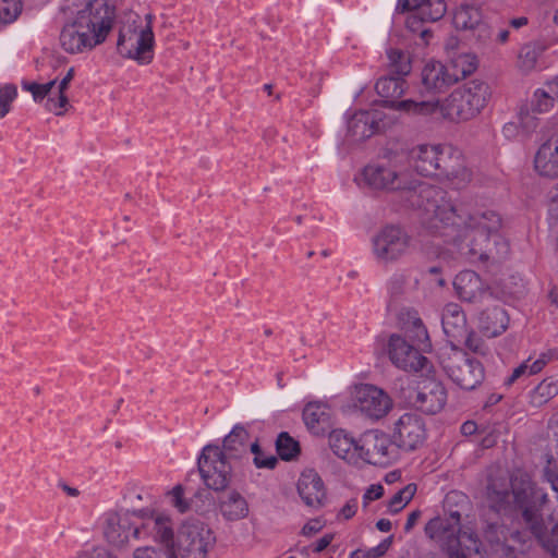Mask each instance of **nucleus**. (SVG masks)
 Listing matches in <instances>:
<instances>
[{
    "mask_svg": "<svg viewBox=\"0 0 558 558\" xmlns=\"http://www.w3.org/2000/svg\"><path fill=\"white\" fill-rule=\"evenodd\" d=\"M424 531L449 558H472L473 555L482 553V542L477 533L468 525H461L459 511L430 519Z\"/></svg>",
    "mask_w": 558,
    "mask_h": 558,
    "instance_id": "20e7f679",
    "label": "nucleus"
},
{
    "mask_svg": "<svg viewBox=\"0 0 558 558\" xmlns=\"http://www.w3.org/2000/svg\"><path fill=\"white\" fill-rule=\"evenodd\" d=\"M88 38L99 46L106 41L116 21V9L105 0H92L73 15Z\"/></svg>",
    "mask_w": 558,
    "mask_h": 558,
    "instance_id": "423d86ee",
    "label": "nucleus"
},
{
    "mask_svg": "<svg viewBox=\"0 0 558 558\" xmlns=\"http://www.w3.org/2000/svg\"><path fill=\"white\" fill-rule=\"evenodd\" d=\"M22 10L20 0H0V22L14 21Z\"/></svg>",
    "mask_w": 558,
    "mask_h": 558,
    "instance_id": "49530a36",
    "label": "nucleus"
},
{
    "mask_svg": "<svg viewBox=\"0 0 558 558\" xmlns=\"http://www.w3.org/2000/svg\"><path fill=\"white\" fill-rule=\"evenodd\" d=\"M425 439V422L418 414L404 413L395 423L392 440L398 450H415L424 444Z\"/></svg>",
    "mask_w": 558,
    "mask_h": 558,
    "instance_id": "dca6fc26",
    "label": "nucleus"
},
{
    "mask_svg": "<svg viewBox=\"0 0 558 558\" xmlns=\"http://www.w3.org/2000/svg\"><path fill=\"white\" fill-rule=\"evenodd\" d=\"M134 534L136 537L149 536L166 546H173V524L171 519L163 514H155L147 518L141 527L134 530Z\"/></svg>",
    "mask_w": 558,
    "mask_h": 558,
    "instance_id": "4be33fe9",
    "label": "nucleus"
},
{
    "mask_svg": "<svg viewBox=\"0 0 558 558\" xmlns=\"http://www.w3.org/2000/svg\"><path fill=\"white\" fill-rule=\"evenodd\" d=\"M134 558H178L173 546L155 548L150 546L140 547L134 551Z\"/></svg>",
    "mask_w": 558,
    "mask_h": 558,
    "instance_id": "a18cd8bd",
    "label": "nucleus"
},
{
    "mask_svg": "<svg viewBox=\"0 0 558 558\" xmlns=\"http://www.w3.org/2000/svg\"><path fill=\"white\" fill-rule=\"evenodd\" d=\"M354 407L366 417L377 421L385 417L392 409V400L380 388L361 384L353 391Z\"/></svg>",
    "mask_w": 558,
    "mask_h": 558,
    "instance_id": "4468645a",
    "label": "nucleus"
},
{
    "mask_svg": "<svg viewBox=\"0 0 558 558\" xmlns=\"http://www.w3.org/2000/svg\"><path fill=\"white\" fill-rule=\"evenodd\" d=\"M387 349L391 363L404 372L416 373L428 364V360L400 335L390 336Z\"/></svg>",
    "mask_w": 558,
    "mask_h": 558,
    "instance_id": "f3484780",
    "label": "nucleus"
},
{
    "mask_svg": "<svg viewBox=\"0 0 558 558\" xmlns=\"http://www.w3.org/2000/svg\"><path fill=\"white\" fill-rule=\"evenodd\" d=\"M220 447L207 445L197 460L198 471L204 484L214 490H223L231 480L232 466Z\"/></svg>",
    "mask_w": 558,
    "mask_h": 558,
    "instance_id": "9d476101",
    "label": "nucleus"
},
{
    "mask_svg": "<svg viewBox=\"0 0 558 558\" xmlns=\"http://www.w3.org/2000/svg\"><path fill=\"white\" fill-rule=\"evenodd\" d=\"M453 287L458 296L464 302L484 303L494 298L490 288L485 286L482 278L472 270L459 272L453 280Z\"/></svg>",
    "mask_w": 558,
    "mask_h": 558,
    "instance_id": "6ab92c4d",
    "label": "nucleus"
},
{
    "mask_svg": "<svg viewBox=\"0 0 558 558\" xmlns=\"http://www.w3.org/2000/svg\"><path fill=\"white\" fill-rule=\"evenodd\" d=\"M391 537H387L381 541L377 546L364 549L368 558H380L383 557L391 546Z\"/></svg>",
    "mask_w": 558,
    "mask_h": 558,
    "instance_id": "5fc2aeb1",
    "label": "nucleus"
},
{
    "mask_svg": "<svg viewBox=\"0 0 558 558\" xmlns=\"http://www.w3.org/2000/svg\"><path fill=\"white\" fill-rule=\"evenodd\" d=\"M383 126L381 113L377 109L355 112L348 122L349 132L359 140L371 137Z\"/></svg>",
    "mask_w": 558,
    "mask_h": 558,
    "instance_id": "bb28decb",
    "label": "nucleus"
},
{
    "mask_svg": "<svg viewBox=\"0 0 558 558\" xmlns=\"http://www.w3.org/2000/svg\"><path fill=\"white\" fill-rule=\"evenodd\" d=\"M452 147L446 145L422 144L413 147L408 155H400L407 168L422 177L439 175L444 163L447 162Z\"/></svg>",
    "mask_w": 558,
    "mask_h": 558,
    "instance_id": "f8f14e48",
    "label": "nucleus"
},
{
    "mask_svg": "<svg viewBox=\"0 0 558 558\" xmlns=\"http://www.w3.org/2000/svg\"><path fill=\"white\" fill-rule=\"evenodd\" d=\"M527 24V19L524 16L515 17L510 21V25L513 28H520Z\"/></svg>",
    "mask_w": 558,
    "mask_h": 558,
    "instance_id": "774afa93",
    "label": "nucleus"
},
{
    "mask_svg": "<svg viewBox=\"0 0 558 558\" xmlns=\"http://www.w3.org/2000/svg\"><path fill=\"white\" fill-rule=\"evenodd\" d=\"M551 356L553 355L550 352H543L534 361H532L531 359L525 360L523 363H521L518 367H515L512 371L509 377L505 379V385L509 387L521 378H526L532 375L538 374L551 360Z\"/></svg>",
    "mask_w": 558,
    "mask_h": 558,
    "instance_id": "473e14b6",
    "label": "nucleus"
},
{
    "mask_svg": "<svg viewBox=\"0 0 558 558\" xmlns=\"http://www.w3.org/2000/svg\"><path fill=\"white\" fill-rule=\"evenodd\" d=\"M251 452L254 454L253 462L257 469L272 470L277 465V458L264 452L257 441L251 445Z\"/></svg>",
    "mask_w": 558,
    "mask_h": 558,
    "instance_id": "37998d69",
    "label": "nucleus"
},
{
    "mask_svg": "<svg viewBox=\"0 0 558 558\" xmlns=\"http://www.w3.org/2000/svg\"><path fill=\"white\" fill-rule=\"evenodd\" d=\"M534 170L545 178H558V135L545 141L534 156Z\"/></svg>",
    "mask_w": 558,
    "mask_h": 558,
    "instance_id": "5701e85b",
    "label": "nucleus"
},
{
    "mask_svg": "<svg viewBox=\"0 0 558 558\" xmlns=\"http://www.w3.org/2000/svg\"><path fill=\"white\" fill-rule=\"evenodd\" d=\"M396 10L399 12L413 10L407 20V26L411 31H416L414 24L440 20L447 11V5L444 0H398Z\"/></svg>",
    "mask_w": 558,
    "mask_h": 558,
    "instance_id": "a211bd4d",
    "label": "nucleus"
},
{
    "mask_svg": "<svg viewBox=\"0 0 558 558\" xmlns=\"http://www.w3.org/2000/svg\"><path fill=\"white\" fill-rule=\"evenodd\" d=\"M520 133V128L514 122H508L502 126V134L508 140L515 138Z\"/></svg>",
    "mask_w": 558,
    "mask_h": 558,
    "instance_id": "052dcab7",
    "label": "nucleus"
},
{
    "mask_svg": "<svg viewBox=\"0 0 558 558\" xmlns=\"http://www.w3.org/2000/svg\"><path fill=\"white\" fill-rule=\"evenodd\" d=\"M539 51L534 45H524L519 52L518 64L523 72H530L535 69Z\"/></svg>",
    "mask_w": 558,
    "mask_h": 558,
    "instance_id": "79ce46f5",
    "label": "nucleus"
},
{
    "mask_svg": "<svg viewBox=\"0 0 558 558\" xmlns=\"http://www.w3.org/2000/svg\"><path fill=\"white\" fill-rule=\"evenodd\" d=\"M509 318L500 306L486 308L480 314L478 324L482 332L489 337H497L506 331Z\"/></svg>",
    "mask_w": 558,
    "mask_h": 558,
    "instance_id": "c756f323",
    "label": "nucleus"
},
{
    "mask_svg": "<svg viewBox=\"0 0 558 558\" xmlns=\"http://www.w3.org/2000/svg\"><path fill=\"white\" fill-rule=\"evenodd\" d=\"M412 247L411 235L401 227L388 225L372 239V252L380 264L396 263Z\"/></svg>",
    "mask_w": 558,
    "mask_h": 558,
    "instance_id": "6e6552de",
    "label": "nucleus"
},
{
    "mask_svg": "<svg viewBox=\"0 0 558 558\" xmlns=\"http://www.w3.org/2000/svg\"><path fill=\"white\" fill-rule=\"evenodd\" d=\"M357 508H359V501H357V498H351L349 499L338 511L337 513V519L338 520H343V521H348L350 519H352L356 512H357Z\"/></svg>",
    "mask_w": 558,
    "mask_h": 558,
    "instance_id": "603ef678",
    "label": "nucleus"
},
{
    "mask_svg": "<svg viewBox=\"0 0 558 558\" xmlns=\"http://www.w3.org/2000/svg\"><path fill=\"white\" fill-rule=\"evenodd\" d=\"M450 74H454V83L472 74L476 68V58L470 53H461L454 57L447 65Z\"/></svg>",
    "mask_w": 558,
    "mask_h": 558,
    "instance_id": "e433bc0d",
    "label": "nucleus"
},
{
    "mask_svg": "<svg viewBox=\"0 0 558 558\" xmlns=\"http://www.w3.org/2000/svg\"><path fill=\"white\" fill-rule=\"evenodd\" d=\"M546 88L556 97L558 100V75L546 83Z\"/></svg>",
    "mask_w": 558,
    "mask_h": 558,
    "instance_id": "338daca9",
    "label": "nucleus"
},
{
    "mask_svg": "<svg viewBox=\"0 0 558 558\" xmlns=\"http://www.w3.org/2000/svg\"><path fill=\"white\" fill-rule=\"evenodd\" d=\"M405 88L407 82L404 76L400 75L380 77L375 85V89L384 99L383 102L386 107L409 113L407 110L399 107V104L403 100H398L403 95Z\"/></svg>",
    "mask_w": 558,
    "mask_h": 558,
    "instance_id": "cd10ccee",
    "label": "nucleus"
},
{
    "mask_svg": "<svg viewBox=\"0 0 558 558\" xmlns=\"http://www.w3.org/2000/svg\"><path fill=\"white\" fill-rule=\"evenodd\" d=\"M391 522L388 519H379L376 522V527L384 533H388L391 530Z\"/></svg>",
    "mask_w": 558,
    "mask_h": 558,
    "instance_id": "69168bd1",
    "label": "nucleus"
},
{
    "mask_svg": "<svg viewBox=\"0 0 558 558\" xmlns=\"http://www.w3.org/2000/svg\"><path fill=\"white\" fill-rule=\"evenodd\" d=\"M172 506L181 513L191 509L190 501L184 497V490L181 485H177L169 494Z\"/></svg>",
    "mask_w": 558,
    "mask_h": 558,
    "instance_id": "09e8293b",
    "label": "nucleus"
},
{
    "mask_svg": "<svg viewBox=\"0 0 558 558\" xmlns=\"http://www.w3.org/2000/svg\"><path fill=\"white\" fill-rule=\"evenodd\" d=\"M219 511L225 520L233 522L246 518L250 508L239 492L231 490L219 500Z\"/></svg>",
    "mask_w": 558,
    "mask_h": 558,
    "instance_id": "7c9ffc66",
    "label": "nucleus"
},
{
    "mask_svg": "<svg viewBox=\"0 0 558 558\" xmlns=\"http://www.w3.org/2000/svg\"><path fill=\"white\" fill-rule=\"evenodd\" d=\"M61 47L69 53H82L97 47L85 33L73 16L64 23L60 36Z\"/></svg>",
    "mask_w": 558,
    "mask_h": 558,
    "instance_id": "412c9836",
    "label": "nucleus"
},
{
    "mask_svg": "<svg viewBox=\"0 0 558 558\" xmlns=\"http://www.w3.org/2000/svg\"><path fill=\"white\" fill-rule=\"evenodd\" d=\"M74 77V68H70L64 77L57 84V81H50L44 84L36 82H23L22 88L32 94L36 102H41L45 98L46 108L56 116L63 114L69 106L65 92Z\"/></svg>",
    "mask_w": 558,
    "mask_h": 558,
    "instance_id": "ddd939ff",
    "label": "nucleus"
},
{
    "mask_svg": "<svg viewBox=\"0 0 558 558\" xmlns=\"http://www.w3.org/2000/svg\"><path fill=\"white\" fill-rule=\"evenodd\" d=\"M454 74L449 73L446 64L439 61H427L422 69V84L433 93H441L454 84Z\"/></svg>",
    "mask_w": 558,
    "mask_h": 558,
    "instance_id": "a878e982",
    "label": "nucleus"
},
{
    "mask_svg": "<svg viewBox=\"0 0 558 558\" xmlns=\"http://www.w3.org/2000/svg\"><path fill=\"white\" fill-rule=\"evenodd\" d=\"M492 533H497V526L490 525L489 531H487L486 534V537L490 543V555L493 558H518L512 547L499 541L493 542L489 538V534Z\"/></svg>",
    "mask_w": 558,
    "mask_h": 558,
    "instance_id": "c03bdc74",
    "label": "nucleus"
},
{
    "mask_svg": "<svg viewBox=\"0 0 558 558\" xmlns=\"http://www.w3.org/2000/svg\"><path fill=\"white\" fill-rule=\"evenodd\" d=\"M298 493L302 501L312 508L322 507L327 496L320 475L313 469L304 470L301 473L298 481Z\"/></svg>",
    "mask_w": 558,
    "mask_h": 558,
    "instance_id": "aec40b11",
    "label": "nucleus"
},
{
    "mask_svg": "<svg viewBox=\"0 0 558 558\" xmlns=\"http://www.w3.org/2000/svg\"><path fill=\"white\" fill-rule=\"evenodd\" d=\"M416 493L415 484H408L397 492L387 502V510L391 514L401 511L414 497Z\"/></svg>",
    "mask_w": 558,
    "mask_h": 558,
    "instance_id": "4c0bfd02",
    "label": "nucleus"
},
{
    "mask_svg": "<svg viewBox=\"0 0 558 558\" xmlns=\"http://www.w3.org/2000/svg\"><path fill=\"white\" fill-rule=\"evenodd\" d=\"M555 100L557 99L549 89L537 88L531 100L532 111L536 113L548 112L553 109Z\"/></svg>",
    "mask_w": 558,
    "mask_h": 558,
    "instance_id": "ea45409f",
    "label": "nucleus"
},
{
    "mask_svg": "<svg viewBox=\"0 0 558 558\" xmlns=\"http://www.w3.org/2000/svg\"><path fill=\"white\" fill-rule=\"evenodd\" d=\"M17 96V89L14 85H4L0 87V119L4 118L10 109L11 104Z\"/></svg>",
    "mask_w": 558,
    "mask_h": 558,
    "instance_id": "de8ad7c7",
    "label": "nucleus"
},
{
    "mask_svg": "<svg viewBox=\"0 0 558 558\" xmlns=\"http://www.w3.org/2000/svg\"><path fill=\"white\" fill-rule=\"evenodd\" d=\"M384 486L381 484L369 485L363 494L362 504L366 508L372 501L378 500L384 496Z\"/></svg>",
    "mask_w": 558,
    "mask_h": 558,
    "instance_id": "3c124183",
    "label": "nucleus"
},
{
    "mask_svg": "<svg viewBox=\"0 0 558 558\" xmlns=\"http://www.w3.org/2000/svg\"><path fill=\"white\" fill-rule=\"evenodd\" d=\"M441 325L445 335L450 339V344L462 342L468 335L466 317L461 306L457 303H449L442 310Z\"/></svg>",
    "mask_w": 558,
    "mask_h": 558,
    "instance_id": "393cba45",
    "label": "nucleus"
},
{
    "mask_svg": "<svg viewBox=\"0 0 558 558\" xmlns=\"http://www.w3.org/2000/svg\"><path fill=\"white\" fill-rule=\"evenodd\" d=\"M323 529V523L319 519H312L304 524L302 527V534L304 536H312L318 533Z\"/></svg>",
    "mask_w": 558,
    "mask_h": 558,
    "instance_id": "bf43d9fd",
    "label": "nucleus"
},
{
    "mask_svg": "<svg viewBox=\"0 0 558 558\" xmlns=\"http://www.w3.org/2000/svg\"><path fill=\"white\" fill-rule=\"evenodd\" d=\"M447 181L449 187L453 190H462L471 182L472 173L465 165L462 154L452 149L447 162L439 174Z\"/></svg>",
    "mask_w": 558,
    "mask_h": 558,
    "instance_id": "b1692460",
    "label": "nucleus"
},
{
    "mask_svg": "<svg viewBox=\"0 0 558 558\" xmlns=\"http://www.w3.org/2000/svg\"><path fill=\"white\" fill-rule=\"evenodd\" d=\"M360 186L376 191L416 192L414 203L430 217L426 218L433 233L447 238L451 254L469 262L501 259L509 253V243L501 234L502 219L492 209L470 210L464 205L439 204L442 192L417 179L400 155L383 163L363 168L356 177Z\"/></svg>",
    "mask_w": 558,
    "mask_h": 558,
    "instance_id": "f257e3e1",
    "label": "nucleus"
},
{
    "mask_svg": "<svg viewBox=\"0 0 558 558\" xmlns=\"http://www.w3.org/2000/svg\"><path fill=\"white\" fill-rule=\"evenodd\" d=\"M329 417V407L322 402H310L303 410L304 423L313 433H319Z\"/></svg>",
    "mask_w": 558,
    "mask_h": 558,
    "instance_id": "72a5a7b5",
    "label": "nucleus"
},
{
    "mask_svg": "<svg viewBox=\"0 0 558 558\" xmlns=\"http://www.w3.org/2000/svg\"><path fill=\"white\" fill-rule=\"evenodd\" d=\"M441 365L448 377L465 390L475 389L485 377L482 363L457 345L450 347V351L441 359Z\"/></svg>",
    "mask_w": 558,
    "mask_h": 558,
    "instance_id": "0eeeda50",
    "label": "nucleus"
},
{
    "mask_svg": "<svg viewBox=\"0 0 558 558\" xmlns=\"http://www.w3.org/2000/svg\"><path fill=\"white\" fill-rule=\"evenodd\" d=\"M520 126L524 133H530L537 126V120L534 116H531L527 111L521 109L519 113Z\"/></svg>",
    "mask_w": 558,
    "mask_h": 558,
    "instance_id": "6e6d98bb",
    "label": "nucleus"
},
{
    "mask_svg": "<svg viewBox=\"0 0 558 558\" xmlns=\"http://www.w3.org/2000/svg\"><path fill=\"white\" fill-rule=\"evenodd\" d=\"M452 22L458 29H473L481 22V12L473 5L461 4L454 11Z\"/></svg>",
    "mask_w": 558,
    "mask_h": 558,
    "instance_id": "c9c22d12",
    "label": "nucleus"
},
{
    "mask_svg": "<svg viewBox=\"0 0 558 558\" xmlns=\"http://www.w3.org/2000/svg\"><path fill=\"white\" fill-rule=\"evenodd\" d=\"M153 21L151 14H146L144 17L133 14L123 22L117 40V50L120 56L142 65L151 63L155 54Z\"/></svg>",
    "mask_w": 558,
    "mask_h": 558,
    "instance_id": "39448f33",
    "label": "nucleus"
},
{
    "mask_svg": "<svg viewBox=\"0 0 558 558\" xmlns=\"http://www.w3.org/2000/svg\"><path fill=\"white\" fill-rule=\"evenodd\" d=\"M489 87L486 83L472 80L454 88L446 98L414 101L407 99L399 104L412 116L432 117L453 123L466 122L475 118L487 105Z\"/></svg>",
    "mask_w": 558,
    "mask_h": 558,
    "instance_id": "7ed1b4c3",
    "label": "nucleus"
},
{
    "mask_svg": "<svg viewBox=\"0 0 558 558\" xmlns=\"http://www.w3.org/2000/svg\"><path fill=\"white\" fill-rule=\"evenodd\" d=\"M413 407L426 414H436L447 402L444 385L434 378H423L409 393Z\"/></svg>",
    "mask_w": 558,
    "mask_h": 558,
    "instance_id": "2eb2a0df",
    "label": "nucleus"
},
{
    "mask_svg": "<svg viewBox=\"0 0 558 558\" xmlns=\"http://www.w3.org/2000/svg\"><path fill=\"white\" fill-rule=\"evenodd\" d=\"M215 544L214 531L201 521L183 523L177 537V547L181 558H207Z\"/></svg>",
    "mask_w": 558,
    "mask_h": 558,
    "instance_id": "1a4fd4ad",
    "label": "nucleus"
},
{
    "mask_svg": "<svg viewBox=\"0 0 558 558\" xmlns=\"http://www.w3.org/2000/svg\"><path fill=\"white\" fill-rule=\"evenodd\" d=\"M487 496L496 511L521 510L524 522L537 542L554 557L558 558V525L556 524L548 535L539 510L534 505L536 499H539L542 505L546 504L548 496L534 486L529 473L522 470L513 472L511 493L507 488L497 489L495 483L489 484Z\"/></svg>",
    "mask_w": 558,
    "mask_h": 558,
    "instance_id": "f03ea898",
    "label": "nucleus"
},
{
    "mask_svg": "<svg viewBox=\"0 0 558 558\" xmlns=\"http://www.w3.org/2000/svg\"><path fill=\"white\" fill-rule=\"evenodd\" d=\"M558 395V378L547 377L543 379L530 393L531 403L542 407Z\"/></svg>",
    "mask_w": 558,
    "mask_h": 558,
    "instance_id": "f704fd0d",
    "label": "nucleus"
},
{
    "mask_svg": "<svg viewBox=\"0 0 558 558\" xmlns=\"http://www.w3.org/2000/svg\"><path fill=\"white\" fill-rule=\"evenodd\" d=\"M105 535L107 539L113 544L123 543L128 538L126 534L122 536L120 533H117L116 526L112 522L108 524V527L105 531Z\"/></svg>",
    "mask_w": 558,
    "mask_h": 558,
    "instance_id": "13d9d810",
    "label": "nucleus"
},
{
    "mask_svg": "<svg viewBox=\"0 0 558 558\" xmlns=\"http://www.w3.org/2000/svg\"><path fill=\"white\" fill-rule=\"evenodd\" d=\"M248 441V432L246 428L236 424L231 432L225 437L221 451L229 459H238L246 451Z\"/></svg>",
    "mask_w": 558,
    "mask_h": 558,
    "instance_id": "2f4dec72",
    "label": "nucleus"
},
{
    "mask_svg": "<svg viewBox=\"0 0 558 558\" xmlns=\"http://www.w3.org/2000/svg\"><path fill=\"white\" fill-rule=\"evenodd\" d=\"M276 449L279 457L286 461L294 459L300 452L299 442L286 432L279 434Z\"/></svg>",
    "mask_w": 558,
    "mask_h": 558,
    "instance_id": "58836bf2",
    "label": "nucleus"
},
{
    "mask_svg": "<svg viewBox=\"0 0 558 558\" xmlns=\"http://www.w3.org/2000/svg\"><path fill=\"white\" fill-rule=\"evenodd\" d=\"M420 517H421V511L420 510L412 511L408 515L407 522L404 524V531L405 532H410L414 527V525L416 524V522L420 519Z\"/></svg>",
    "mask_w": 558,
    "mask_h": 558,
    "instance_id": "680f3d73",
    "label": "nucleus"
},
{
    "mask_svg": "<svg viewBox=\"0 0 558 558\" xmlns=\"http://www.w3.org/2000/svg\"><path fill=\"white\" fill-rule=\"evenodd\" d=\"M462 341L473 352H480L482 350L483 342L473 331L468 330V335Z\"/></svg>",
    "mask_w": 558,
    "mask_h": 558,
    "instance_id": "4d7b16f0",
    "label": "nucleus"
},
{
    "mask_svg": "<svg viewBox=\"0 0 558 558\" xmlns=\"http://www.w3.org/2000/svg\"><path fill=\"white\" fill-rule=\"evenodd\" d=\"M357 444L360 449L359 462L364 461L373 465L387 466L399 457V450L392 438L378 429L363 433L357 439Z\"/></svg>",
    "mask_w": 558,
    "mask_h": 558,
    "instance_id": "9b49d317",
    "label": "nucleus"
},
{
    "mask_svg": "<svg viewBox=\"0 0 558 558\" xmlns=\"http://www.w3.org/2000/svg\"><path fill=\"white\" fill-rule=\"evenodd\" d=\"M332 539H333L332 534H326L323 537H320L316 543L315 551L320 553V551L325 550L330 545Z\"/></svg>",
    "mask_w": 558,
    "mask_h": 558,
    "instance_id": "e2e57ef3",
    "label": "nucleus"
},
{
    "mask_svg": "<svg viewBox=\"0 0 558 558\" xmlns=\"http://www.w3.org/2000/svg\"><path fill=\"white\" fill-rule=\"evenodd\" d=\"M411 324H412V338L416 342H422L428 339L427 330L420 317L416 314L410 315Z\"/></svg>",
    "mask_w": 558,
    "mask_h": 558,
    "instance_id": "8fccbe9b",
    "label": "nucleus"
},
{
    "mask_svg": "<svg viewBox=\"0 0 558 558\" xmlns=\"http://www.w3.org/2000/svg\"><path fill=\"white\" fill-rule=\"evenodd\" d=\"M404 282L405 278L403 275H395L389 281V287L391 290L397 292Z\"/></svg>",
    "mask_w": 558,
    "mask_h": 558,
    "instance_id": "0e129e2a",
    "label": "nucleus"
},
{
    "mask_svg": "<svg viewBox=\"0 0 558 558\" xmlns=\"http://www.w3.org/2000/svg\"><path fill=\"white\" fill-rule=\"evenodd\" d=\"M389 65L392 73L405 76L411 71V63L409 58L398 49L388 51Z\"/></svg>",
    "mask_w": 558,
    "mask_h": 558,
    "instance_id": "a19ab883",
    "label": "nucleus"
},
{
    "mask_svg": "<svg viewBox=\"0 0 558 558\" xmlns=\"http://www.w3.org/2000/svg\"><path fill=\"white\" fill-rule=\"evenodd\" d=\"M545 477L550 483L551 488L558 493V462L556 460H548V464L545 468Z\"/></svg>",
    "mask_w": 558,
    "mask_h": 558,
    "instance_id": "864d4df0",
    "label": "nucleus"
},
{
    "mask_svg": "<svg viewBox=\"0 0 558 558\" xmlns=\"http://www.w3.org/2000/svg\"><path fill=\"white\" fill-rule=\"evenodd\" d=\"M329 446L333 453L349 463H359V444L351 434L344 429H335L329 434Z\"/></svg>",
    "mask_w": 558,
    "mask_h": 558,
    "instance_id": "c85d7f7f",
    "label": "nucleus"
}]
</instances>
